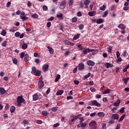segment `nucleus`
Instances as JSON below:
<instances>
[{
	"label": "nucleus",
	"instance_id": "obj_25",
	"mask_svg": "<svg viewBox=\"0 0 129 129\" xmlns=\"http://www.w3.org/2000/svg\"><path fill=\"white\" fill-rule=\"evenodd\" d=\"M105 9H106V6H105V5H102V6H101L100 7V11H105Z\"/></svg>",
	"mask_w": 129,
	"mask_h": 129
},
{
	"label": "nucleus",
	"instance_id": "obj_2",
	"mask_svg": "<svg viewBox=\"0 0 129 129\" xmlns=\"http://www.w3.org/2000/svg\"><path fill=\"white\" fill-rule=\"evenodd\" d=\"M91 102L93 106H97V107H100L101 106V104L98 103L96 100L91 101Z\"/></svg>",
	"mask_w": 129,
	"mask_h": 129
},
{
	"label": "nucleus",
	"instance_id": "obj_56",
	"mask_svg": "<svg viewBox=\"0 0 129 129\" xmlns=\"http://www.w3.org/2000/svg\"><path fill=\"white\" fill-rule=\"evenodd\" d=\"M62 17H63V14H62V13L56 15V18H62Z\"/></svg>",
	"mask_w": 129,
	"mask_h": 129
},
{
	"label": "nucleus",
	"instance_id": "obj_4",
	"mask_svg": "<svg viewBox=\"0 0 129 129\" xmlns=\"http://www.w3.org/2000/svg\"><path fill=\"white\" fill-rule=\"evenodd\" d=\"M21 19H22V21H26L29 19V17H26V14L24 12H22L21 14Z\"/></svg>",
	"mask_w": 129,
	"mask_h": 129
},
{
	"label": "nucleus",
	"instance_id": "obj_45",
	"mask_svg": "<svg viewBox=\"0 0 129 129\" xmlns=\"http://www.w3.org/2000/svg\"><path fill=\"white\" fill-rule=\"evenodd\" d=\"M90 90L91 92H95V91H96V89L93 87L90 88Z\"/></svg>",
	"mask_w": 129,
	"mask_h": 129
},
{
	"label": "nucleus",
	"instance_id": "obj_20",
	"mask_svg": "<svg viewBox=\"0 0 129 129\" xmlns=\"http://www.w3.org/2000/svg\"><path fill=\"white\" fill-rule=\"evenodd\" d=\"M105 114H104V113L103 112H99L98 113V116H99V117H104Z\"/></svg>",
	"mask_w": 129,
	"mask_h": 129
},
{
	"label": "nucleus",
	"instance_id": "obj_63",
	"mask_svg": "<svg viewBox=\"0 0 129 129\" xmlns=\"http://www.w3.org/2000/svg\"><path fill=\"white\" fill-rule=\"evenodd\" d=\"M46 27H47V28H50V27H51V22H47L46 24Z\"/></svg>",
	"mask_w": 129,
	"mask_h": 129
},
{
	"label": "nucleus",
	"instance_id": "obj_5",
	"mask_svg": "<svg viewBox=\"0 0 129 129\" xmlns=\"http://www.w3.org/2000/svg\"><path fill=\"white\" fill-rule=\"evenodd\" d=\"M87 64L88 65V66L93 67L95 66V62L90 60H89L87 61Z\"/></svg>",
	"mask_w": 129,
	"mask_h": 129
},
{
	"label": "nucleus",
	"instance_id": "obj_61",
	"mask_svg": "<svg viewBox=\"0 0 129 129\" xmlns=\"http://www.w3.org/2000/svg\"><path fill=\"white\" fill-rule=\"evenodd\" d=\"M116 56L117 58H119V56H120V54L119 53V51H117L116 53Z\"/></svg>",
	"mask_w": 129,
	"mask_h": 129
},
{
	"label": "nucleus",
	"instance_id": "obj_35",
	"mask_svg": "<svg viewBox=\"0 0 129 129\" xmlns=\"http://www.w3.org/2000/svg\"><path fill=\"white\" fill-rule=\"evenodd\" d=\"M42 114L43 116H47V115H48V112L47 111H43Z\"/></svg>",
	"mask_w": 129,
	"mask_h": 129
},
{
	"label": "nucleus",
	"instance_id": "obj_32",
	"mask_svg": "<svg viewBox=\"0 0 129 129\" xmlns=\"http://www.w3.org/2000/svg\"><path fill=\"white\" fill-rule=\"evenodd\" d=\"M125 117V114H123L121 117L119 118V121H122V120H123V118H124Z\"/></svg>",
	"mask_w": 129,
	"mask_h": 129
},
{
	"label": "nucleus",
	"instance_id": "obj_21",
	"mask_svg": "<svg viewBox=\"0 0 129 129\" xmlns=\"http://www.w3.org/2000/svg\"><path fill=\"white\" fill-rule=\"evenodd\" d=\"M15 110H16V107L14 106H11V107L10 108V111L11 113H14Z\"/></svg>",
	"mask_w": 129,
	"mask_h": 129
},
{
	"label": "nucleus",
	"instance_id": "obj_49",
	"mask_svg": "<svg viewBox=\"0 0 129 129\" xmlns=\"http://www.w3.org/2000/svg\"><path fill=\"white\" fill-rule=\"evenodd\" d=\"M51 110L53 112H56L58 110V109L54 107L51 109Z\"/></svg>",
	"mask_w": 129,
	"mask_h": 129
},
{
	"label": "nucleus",
	"instance_id": "obj_14",
	"mask_svg": "<svg viewBox=\"0 0 129 129\" xmlns=\"http://www.w3.org/2000/svg\"><path fill=\"white\" fill-rule=\"evenodd\" d=\"M38 98H39V96L37 94H35L33 96V99L34 100V101H36V100H38Z\"/></svg>",
	"mask_w": 129,
	"mask_h": 129
},
{
	"label": "nucleus",
	"instance_id": "obj_36",
	"mask_svg": "<svg viewBox=\"0 0 129 129\" xmlns=\"http://www.w3.org/2000/svg\"><path fill=\"white\" fill-rule=\"evenodd\" d=\"M95 14V12H90L88 13V15L89 16H90V17H93Z\"/></svg>",
	"mask_w": 129,
	"mask_h": 129
},
{
	"label": "nucleus",
	"instance_id": "obj_58",
	"mask_svg": "<svg viewBox=\"0 0 129 129\" xmlns=\"http://www.w3.org/2000/svg\"><path fill=\"white\" fill-rule=\"evenodd\" d=\"M27 7L28 8H31L32 7V3L30 1H28L27 3Z\"/></svg>",
	"mask_w": 129,
	"mask_h": 129
},
{
	"label": "nucleus",
	"instance_id": "obj_26",
	"mask_svg": "<svg viewBox=\"0 0 129 129\" xmlns=\"http://www.w3.org/2000/svg\"><path fill=\"white\" fill-rule=\"evenodd\" d=\"M96 23L97 24H102V23H103V20H102L101 18H100L97 20Z\"/></svg>",
	"mask_w": 129,
	"mask_h": 129
},
{
	"label": "nucleus",
	"instance_id": "obj_60",
	"mask_svg": "<svg viewBox=\"0 0 129 129\" xmlns=\"http://www.w3.org/2000/svg\"><path fill=\"white\" fill-rule=\"evenodd\" d=\"M101 129H106V124L103 123L102 125Z\"/></svg>",
	"mask_w": 129,
	"mask_h": 129
},
{
	"label": "nucleus",
	"instance_id": "obj_46",
	"mask_svg": "<svg viewBox=\"0 0 129 129\" xmlns=\"http://www.w3.org/2000/svg\"><path fill=\"white\" fill-rule=\"evenodd\" d=\"M78 47L79 48V50L82 51V50H83L84 49V47L81 44L78 45Z\"/></svg>",
	"mask_w": 129,
	"mask_h": 129
},
{
	"label": "nucleus",
	"instance_id": "obj_30",
	"mask_svg": "<svg viewBox=\"0 0 129 129\" xmlns=\"http://www.w3.org/2000/svg\"><path fill=\"white\" fill-rule=\"evenodd\" d=\"M23 123L24 124V126H25V125H26V124H29V121L28 120H27V119H24L23 121Z\"/></svg>",
	"mask_w": 129,
	"mask_h": 129
},
{
	"label": "nucleus",
	"instance_id": "obj_53",
	"mask_svg": "<svg viewBox=\"0 0 129 129\" xmlns=\"http://www.w3.org/2000/svg\"><path fill=\"white\" fill-rule=\"evenodd\" d=\"M124 109L125 108L124 107H122V108H121L119 110V112H120L121 113H123V112H124Z\"/></svg>",
	"mask_w": 129,
	"mask_h": 129
},
{
	"label": "nucleus",
	"instance_id": "obj_28",
	"mask_svg": "<svg viewBox=\"0 0 129 129\" xmlns=\"http://www.w3.org/2000/svg\"><path fill=\"white\" fill-rule=\"evenodd\" d=\"M84 4L85 6H88V5H89V4H90V1H89V0H85Z\"/></svg>",
	"mask_w": 129,
	"mask_h": 129
},
{
	"label": "nucleus",
	"instance_id": "obj_8",
	"mask_svg": "<svg viewBox=\"0 0 129 129\" xmlns=\"http://www.w3.org/2000/svg\"><path fill=\"white\" fill-rule=\"evenodd\" d=\"M85 50L83 51L84 55H86V54L90 52V48H84Z\"/></svg>",
	"mask_w": 129,
	"mask_h": 129
},
{
	"label": "nucleus",
	"instance_id": "obj_9",
	"mask_svg": "<svg viewBox=\"0 0 129 129\" xmlns=\"http://www.w3.org/2000/svg\"><path fill=\"white\" fill-rule=\"evenodd\" d=\"M47 49H48L50 54H54V49L52 47H51L50 46H48Z\"/></svg>",
	"mask_w": 129,
	"mask_h": 129
},
{
	"label": "nucleus",
	"instance_id": "obj_44",
	"mask_svg": "<svg viewBox=\"0 0 129 129\" xmlns=\"http://www.w3.org/2000/svg\"><path fill=\"white\" fill-rule=\"evenodd\" d=\"M90 74H91V73H89L87 75H86L84 76V79H87V78H88L90 77Z\"/></svg>",
	"mask_w": 129,
	"mask_h": 129
},
{
	"label": "nucleus",
	"instance_id": "obj_57",
	"mask_svg": "<svg viewBox=\"0 0 129 129\" xmlns=\"http://www.w3.org/2000/svg\"><path fill=\"white\" fill-rule=\"evenodd\" d=\"M84 28V25H83V24H81L79 26V28L80 29V30H83Z\"/></svg>",
	"mask_w": 129,
	"mask_h": 129
},
{
	"label": "nucleus",
	"instance_id": "obj_50",
	"mask_svg": "<svg viewBox=\"0 0 129 129\" xmlns=\"http://www.w3.org/2000/svg\"><path fill=\"white\" fill-rule=\"evenodd\" d=\"M13 62L14 64H18V59H17V58H14L13 60Z\"/></svg>",
	"mask_w": 129,
	"mask_h": 129
},
{
	"label": "nucleus",
	"instance_id": "obj_16",
	"mask_svg": "<svg viewBox=\"0 0 129 129\" xmlns=\"http://www.w3.org/2000/svg\"><path fill=\"white\" fill-rule=\"evenodd\" d=\"M112 117L113 119H118V114H113L112 115Z\"/></svg>",
	"mask_w": 129,
	"mask_h": 129
},
{
	"label": "nucleus",
	"instance_id": "obj_40",
	"mask_svg": "<svg viewBox=\"0 0 129 129\" xmlns=\"http://www.w3.org/2000/svg\"><path fill=\"white\" fill-rule=\"evenodd\" d=\"M7 43H8V41H4L2 43V46H3V47H7Z\"/></svg>",
	"mask_w": 129,
	"mask_h": 129
},
{
	"label": "nucleus",
	"instance_id": "obj_23",
	"mask_svg": "<svg viewBox=\"0 0 129 129\" xmlns=\"http://www.w3.org/2000/svg\"><path fill=\"white\" fill-rule=\"evenodd\" d=\"M128 80H129L128 77L123 79V81H124V84H125V85H127V82H128Z\"/></svg>",
	"mask_w": 129,
	"mask_h": 129
},
{
	"label": "nucleus",
	"instance_id": "obj_3",
	"mask_svg": "<svg viewBox=\"0 0 129 129\" xmlns=\"http://www.w3.org/2000/svg\"><path fill=\"white\" fill-rule=\"evenodd\" d=\"M66 7V1H62L59 5L60 10H64Z\"/></svg>",
	"mask_w": 129,
	"mask_h": 129
},
{
	"label": "nucleus",
	"instance_id": "obj_64",
	"mask_svg": "<svg viewBox=\"0 0 129 129\" xmlns=\"http://www.w3.org/2000/svg\"><path fill=\"white\" fill-rule=\"evenodd\" d=\"M53 20H54V17L51 16V17H50V18H49L47 20V21H53Z\"/></svg>",
	"mask_w": 129,
	"mask_h": 129
},
{
	"label": "nucleus",
	"instance_id": "obj_48",
	"mask_svg": "<svg viewBox=\"0 0 129 129\" xmlns=\"http://www.w3.org/2000/svg\"><path fill=\"white\" fill-rule=\"evenodd\" d=\"M25 52H22L20 54V58H21V59H24V57H25Z\"/></svg>",
	"mask_w": 129,
	"mask_h": 129
},
{
	"label": "nucleus",
	"instance_id": "obj_11",
	"mask_svg": "<svg viewBox=\"0 0 129 129\" xmlns=\"http://www.w3.org/2000/svg\"><path fill=\"white\" fill-rule=\"evenodd\" d=\"M105 66L106 68H111V67H113V64L112 63H105Z\"/></svg>",
	"mask_w": 129,
	"mask_h": 129
},
{
	"label": "nucleus",
	"instance_id": "obj_1",
	"mask_svg": "<svg viewBox=\"0 0 129 129\" xmlns=\"http://www.w3.org/2000/svg\"><path fill=\"white\" fill-rule=\"evenodd\" d=\"M26 101V100L24 99V97H23V96H19L17 98V102L18 103V106H23V104H25V102Z\"/></svg>",
	"mask_w": 129,
	"mask_h": 129
},
{
	"label": "nucleus",
	"instance_id": "obj_43",
	"mask_svg": "<svg viewBox=\"0 0 129 129\" xmlns=\"http://www.w3.org/2000/svg\"><path fill=\"white\" fill-rule=\"evenodd\" d=\"M86 125H87V123H86V122H83L81 123V126L82 127H85L86 126Z\"/></svg>",
	"mask_w": 129,
	"mask_h": 129
},
{
	"label": "nucleus",
	"instance_id": "obj_18",
	"mask_svg": "<svg viewBox=\"0 0 129 129\" xmlns=\"http://www.w3.org/2000/svg\"><path fill=\"white\" fill-rule=\"evenodd\" d=\"M120 103V101L119 100H117L116 102L114 103L113 105L114 106H118Z\"/></svg>",
	"mask_w": 129,
	"mask_h": 129
},
{
	"label": "nucleus",
	"instance_id": "obj_34",
	"mask_svg": "<svg viewBox=\"0 0 129 129\" xmlns=\"http://www.w3.org/2000/svg\"><path fill=\"white\" fill-rule=\"evenodd\" d=\"M1 35H2V36H6V35H7V30L5 29L2 30L1 32Z\"/></svg>",
	"mask_w": 129,
	"mask_h": 129
},
{
	"label": "nucleus",
	"instance_id": "obj_13",
	"mask_svg": "<svg viewBox=\"0 0 129 129\" xmlns=\"http://www.w3.org/2000/svg\"><path fill=\"white\" fill-rule=\"evenodd\" d=\"M30 60V58L29 57V54L28 53H26L24 56V60L25 62H28V61Z\"/></svg>",
	"mask_w": 129,
	"mask_h": 129
},
{
	"label": "nucleus",
	"instance_id": "obj_6",
	"mask_svg": "<svg viewBox=\"0 0 129 129\" xmlns=\"http://www.w3.org/2000/svg\"><path fill=\"white\" fill-rule=\"evenodd\" d=\"M84 64H83L82 62H81L78 66V70L81 71L82 70H83V69H84Z\"/></svg>",
	"mask_w": 129,
	"mask_h": 129
},
{
	"label": "nucleus",
	"instance_id": "obj_31",
	"mask_svg": "<svg viewBox=\"0 0 129 129\" xmlns=\"http://www.w3.org/2000/svg\"><path fill=\"white\" fill-rule=\"evenodd\" d=\"M60 78H61V76H60V75H57L55 79V82H57Z\"/></svg>",
	"mask_w": 129,
	"mask_h": 129
},
{
	"label": "nucleus",
	"instance_id": "obj_10",
	"mask_svg": "<svg viewBox=\"0 0 129 129\" xmlns=\"http://www.w3.org/2000/svg\"><path fill=\"white\" fill-rule=\"evenodd\" d=\"M89 126H94V125H97V123L95 121H91L89 123Z\"/></svg>",
	"mask_w": 129,
	"mask_h": 129
},
{
	"label": "nucleus",
	"instance_id": "obj_33",
	"mask_svg": "<svg viewBox=\"0 0 129 129\" xmlns=\"http://www.w3.org/2000/svg\"><path fill=\"white\" fill-rule=\"evenodd\" d=\"M22 48L23 49V50H26V49L28 48V45H27L26 43H24L22 45Z\"/></svg>",
	"mask_w": 129,
	"mask_h": 129
},
{
	"label": "nucleus",
	"instance_id": "obj_7",
	"mask_svg": "<svg viewBox=\"0 0 129 129\" xmlns=\"http://www.w3.org/2000/svg\"><path fill=\"white\" fill-rule=\"evenodd\" d=\"M38 87L40 89H42L44 87V82L43 81H39L38 82Z\"/></svg>",
	"mask_w": 129,
	"mask_h": 129
},
{
	"label": "nucleus",
	"instance_id": "obj_19",
	"mask_svg": "<svg viewBox=\"0 0 129 129\" xmlns=\"http://www.w3.org/2000/svg\"><path fill=\"white\" fill-rule=\"evenodd\" d=\"M6 93V90L4 88H0V94H5Z\"/></svg>",
	"mask_w": 129,
	"mask_h": 129
},
{
	"label": "nucleus",
	"instance_id": "obj_29",
	"mask_svg": "<svg viewBox=\"0 0 129 129\" xmlns=\"http://www.w3.org/2000/svg\"><path fill=\"white\" fill-rule=\"evenodd\" d=\"M79 38H80V34H77L74 37L73 40H77V39H79Z\"/></svg>",
	"mask_w": 129,
	"mask_h": 129
},
{
	"label": "nucleus",
	"instance_id": "obj_24",
	"mask_svg": "<svg viewBox=\"0 0 129 129\" xmlns=\"http://www.w3.org/2000/svg\"><path fill=\"white\" fill-rule=\"evenodd\" d=\"M110 91H111L110 89H108L103 92V94H108V93H109Z\"/></svg>",
	"mask_w": 129,
	"mask_h": 129
},
{
	"label": "nucleus",
	"instance_id": "obj_39",
	"mask_svg": "<svg viewBox=\"0 0 129 129\" xmlns=\"http://www.w3.org/2000/svg\"><path fill=\"white\" fill-rule=\"evenodd\" d=\"M41 73V71H37L34 74V75H35V76H40V74Z\"/></svg>",
	"mask_w": 129,
	"mask_h": 129
},
{
	"label": "nucleus",
	"instance_id": "obj_55",
	"mask_svg": "<svg viewBox=\"0 0 129 129\" xmlns=\"http://www.w3.org/2000/svg\"><path fill=\"white\" fill-rule=\"evenodd\" d=\"M11 5H12L11 2H8L7 4V8H11Z\"/></svg>",
	"mask_w": 129,
	"mask_h": 129
},
{
	"label": "nucleus",
	"instance_id": "obj_41",
	"mask_svg": "<svg viewBox=\"0 0 129 129\" xmlns=\"http://www.w3.org/2000/svg\"><path fill=\"white\" fill-rule=\"evenodd\" d=\"M77 119H78V118L77 116H74L73 119L71 120V121L72 122H74V121H75V120H76Z\"/></svg>",
	"mask_w": 129,
	"mask_h": 129
},
{
	"label": "nucleus",
	"instance_id": "obj_22",
	"mask_svg": "<svg viewBox=\"0 0 129 129\" xmlns=\"http://www.w3.org/2000/svg\"><path fill=\"white\" fill-rule=\"evenodd\" d=\"M36 71H37V69H36V67H33L32 68V71H31L32 74H34L35 73H36Z\"/></svg>",
	"mask_w": 129,
	"mask_h": 129
},
{
	"label": "nucleus",
	"instance_id": "obj_62",
	"mask_svg": "<svg viewBox=\"0 0 129 129\" xmlns=\"http://www.w3.org/2000/svg\"><path fill=\"white\" fill-rule=\"evenodd\" d=\"M20 33L19 32H16L15 34V37H20Z\"/></svg>",
	"mask_w": 129,
	"mask_h": 129
},
{
	"label": "nucleus",
	"instance_id": "obj_42",
	"mask_svg": "<svg viewBox=\"0 0 129 129\" xmlns=\"http://www.w3.org/2000/svg\"><path fill=\"white\" fill-rule=\"evenodd\" d=\"M107 15H108V11H105L103 15V17L104 18V17H106V16H107Z\"/></svg>",
	"mask_w": 129,
	"mask_h": 129
},
{
	"label": "nucleus",
	"instance_id": "obj_12",
	"mask_svg": "<svg viewBox=\"0 0 129 129\" xmlns=\"http://www.w3.org/2000/svg\"><path fill=\"white\" fill-rule=\"evenodd\" d=\"M63 93H64V90H59L56 92V95H62V94H63Z\"/></svg>",
	"mask_w": 129,
	"mask_h": 129
},
{
	"label": "nucleus",
	"instance_id": "obj_47",
	"mask_svg": "<svg viewBox=\"0 0 129 129\" xmlns=\"http://www.w3.org/2000/svg\"><path fill=\"white\" fill-rule=\"evenodd\" d=\"M41 62V59L39 58H36L35 60V62L37 63V64H39Z\"/></svg>",
	"mask_w": 129,
	"mask_h": 129
},
{
	"label": "nucleus",
	"instance_id": "obj_54",
	"mask_svg": "<svg viewBox=\"0 0 129 129\" xmlns=\"http://www.w3.org/2000/svg\"><path fill=\"white\" fill-rule=\"evenodd\" d=\"M77 21V18L76 17H74L72 18V22L73 23H76Z\"/></svg>",
	"mask_w": 129,
	"mask_h": 129
},
{
	"label": "nucleus",
	"instance_id": "obj_52",
	"mask_svg": "<svg viewBox=\"0 0 129 129\" xmlns=\"http://www.w3.org/2000/svg\"><path fill=\"white\" fill-rule=\"evenodd\" d=\"M80 8H84V3L81 2L80 3Z\"/></svg>",
	"mask_w": 129,
	"mask_h": 129
},
{
	"label": "nucleus",
	"instance_id": "obj_27",
	"mask_svg": "<svg viewBox=\"0 0 129 129\" xmlns=\"http://www.w3.org/2000/svg\"><path fill=\"white\" fill-rule=\"evenodd\" d=\"M31 17L33 19H38V18H39V15H38L37 14L35 13L34 14L32 15L31 16Z\"/></svg>",
	"mask_w": 129,
	"mask_h": 129
},
{
	"label": "nucleus",
	"instance_id": "obj_17",
	"mask_svg": "<svg viewBox=\"0 0 129 129\" xmlns=\"http://www.w3.org/2000/svg\"><path fill=\"white\" fill-rule=\"evenodd\" d=\"M118 28H120V29H121L122 30L123 29H125L126 27L123 24H120L119 25H118Z\"/></svg>",
	"mask_w": 129,
	"mask_h": 129
},
{
	"label": "nucleus",
	"instance_id": "obj_59",
	"mask_svg": "<svg viewBox=\"0 0 129 129\" xmlns=\"http://www.w3.org/2000/svg\"><path fill=\"white\" fill-rule=\"evenodd\" d=\"M43 11H48V7L44 5L43 6Z\"/></svg>",
	"mask_w": 129,
	"mask_h": 129
},
{
	"label": "nucleus",
	"instance_id": "obj_38",
	"mask_svg": "<svg viewBox=\"0 0 129 129\" xmlns=\"http://www.w3.org/2000/svg\"><path fill=\"white\" fill-rule=\"evenodd\" d=\"M68 2L70 7H71V6H73L74 0H68Z\"/></svg>",
	"mask_w": 129,
	"mask_h": 129
},
{
	"label": "nucleus",
	"instance_id": "obj_37",
	"mask_svg": "<svg viewBox=\"0 0 129 129\" xmlns=\"http://www.w3.org/2000/svg\"><path fill=\"white\" fill-rule=\"evenodd\" d=\"M107 49L108 53H110V54L112 53V47L111 46L108 47Z\"/></svg>",
	"mask_w": 129,
	"mask_h": 129
},
{
	"label": "nucleus",
	"instance_id": "obj_15",
	"mask_svg": "<svg viewBox=\"0 0 129 129\" xmlns=\"http://www.w3.org/2000/svg\"><path fill=\"white\" fill-rule=\"evenodd\" d=\"M48 68H49V65L46 64L43 66V70L44 71H48Z\"/></svg>",
	"mask_w": 129,
	"mask_h": 129
},
{
	"label": "nucleus",
	"instance_id": "obj_51",
	"mask_svg": "<svg viewBox=\"0 0 129 129\" xmlns=\"http://www.w3.org/2000/svg\"><path fill=\"white\" fill-rule=\"evenodd\" d=\"M77 16L78 17H82V13H81V12L79 11L77 14Z\"/></svg>",
	"mask_w": 129,
	"mask_h": 129
}]
</instances>
